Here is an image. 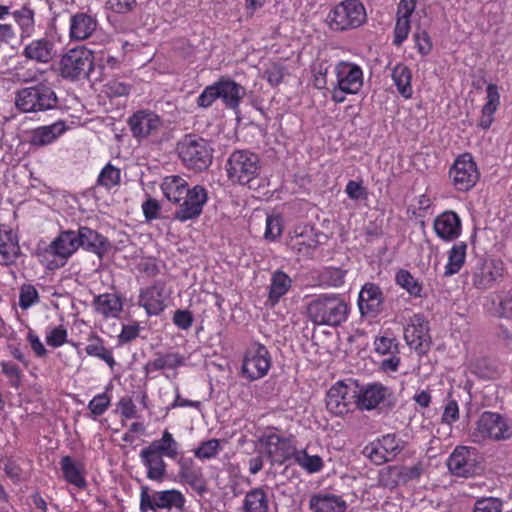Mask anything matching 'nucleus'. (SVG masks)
<instances>
[{"label": "nucleus", "mask_w": 512, "mask_h": 512, "mask_svg": "<svg viewBox=\"0 0 512 512\" xmlns=\"http://www.w3.org/2000/svg\"><path fill=\"white\" fill-rule=\"evenodd\" d=\"M219 99V94L215 82L204 88L201 94L196 99V104L200 108L207 109L213 105V103Z\"/></svg>", "instance_id": "nucleus-62"}, {"label": "nucleus", "mask_w": 512, "mask_h": 512, "mask_svg": "<svg viewBox=\"0 0 512 512\" xmlns=\"http://www.w3.org/2000/svg\"><path fill=\"white\" fill-rule=\"evenodd\" d=\"M367 19L365 6L359 0H343L328 13L327 23L334 31H346L362 26Z\"/></svg>", "instance_id": "nucleus-4"}, {"label": "nucleus", "mask_w": 512, "mask_h": 512, "mask_svg": "<svg viewBox=\"0 0 512 512\" xmlns=\"http://www.w3.org/2000/svg\"><path fill=\"white\" fill-rule=\"evenodd\" d=\"M131 91V85L120 81L118 79H112L105 85V93L109 97H123L129 95Z\"/></svg>", "instance_id": "nucleus-63"}, {"label": "nucleus", "mask_w": 512, "mask_h": 512, "mask_svg": "<svg viewBox=\"0 0 512 512\" xmlns=\"http://www.w3.org/2000/svg\"><path fill=\"white\" fill-rule=\"evenodd\" d=\"M268 494L262 488L249 490L242 502V512H269Z\"/></svg>", "instance_id": "nucleus-40"}, {"label": "nucleus", "mask_w": 512, "mask_h": 512, "mask_svg": "<svg viewBox=\"0 0 512 512\" xmlns=\"http://www.w3.org/2000/svg\"><path fill=\"white\" fill-rule=\"evenodd\" d=\"M185 502V496L179 490L155 491L151 494L148 486L141 487L139 505L141 512H157V509H176L182 512Z\"/></svg>", "instance_id": "nucleus-8"}, {"label": "nucleus", "mask_w": 512, "mask_h": 512, "mask_svg": "<svg viewBox=\"0 0 512 512\" xmlns=\"http://www.w3.org/2000/svg\"><path fill=\"white\" fill-rule=\"evenodd\" d=\"M15 23L20 29V40L31 38L35 33V13L28 6L24 5L11 13Z\"/></svg>", "instance_id": "nucleus-41"}, {"label": "nucleus", "mask_w": 512, "mask_h": 512, "mask_svg": "<svg viewBox=\"0 0 512 512\" xmlns=\"http://www.w3.org/2000/svg\"><path fill=\"white\" fill-rule=\"evenodd\" d=\"M283 231V220L279 215H268L266 218L265 238L270 241L278 239Z\"/></svg>", "instance_id": "nucleus-55"}, {"label": "nucleus", "mask_w": 512, "mask_h": 512, "mask_svg": "<svg viewBox=\"0 0 512 512\" xmlns=\"http://www.w3.org/2000/svg\"><path fill=\"white\" fill-rule=\"evenodd\" d=\"M148 446L171 460L178 458L180 445L167 429L162 432L161 438L153 440Z\"/></svg>", "instance_id": "nucleus-44"}, {"label": "nucleus", "mask_w": 512, "mask_h": 512, "mask_svg": "<svg viewBox=\"0 0 512 512\" xmlns=\"http://www.w3.org/2000/svg\"><path fill=\"white\" fill-rule=\"evenodd\" d=\"M335 84L349 95L358 94L364 84V72L360 65L341 60L335 64Z\"/></svg>", "instance_id": "nucleus-15"}, {"label": "nucleus", "mask_w": 512, "mask_h": 512, "mask_svg": "<svg viewBox=\"0 0 512 512\" xmlns=\"http://www.w3.org/2000/svg\"><path fill=\"white\" fill-rule=\"evenodd\" d=\"M79 249V242L76 231L66 230L59 235L46 248L44 257L53 256L54 259L49 261L47 267L56 269L63 267L68 259Z\"/></svg>", "instance_id": "nucleus-11"}, {"label": "nucleus", "mask_w": 512, "mask_h": 512, "mask_svg": "<svg viewBox=\"0 0 512 512\" xmlns=\"http://www.w3.org/2000/svg\"><path fill=\"white\" fill-rule=\"evenodd\" d=\"M346 272L340 268H327L321 273V280L329 287H340L345 282Z\"/></svg>", "instance_id": "nucleus-56"}, {"label": "nucleus", "mask_w": 512, "mask_h": 512, "mask_svg": "<svg viewBox=\"0 0 512 512\" xmlns=\"http://www.w3.org/2000/svg\"><path fill=\"white\" fill-rule=\"evenodd\" d=\"M467 244L465 242L455 243L448 251V261L444 267V275L452 276L457 274L463 267L466 259Z\"/></svg>", "instance_id": "nucleus-45"}, {"label": "nucleus", "mask_w": 512, "mask_h": 512, "mask_svg": "<svg viewBox=\"0 0 512 512\" xmlns=\"http://www.w3.org/2000/svg\"><path fill=\"white\" fill-rule=\"evenodd\" d=\"M178 154L183 164L191 170L201 172L212 163L213 149L203 138L186 136L178 144Z\"/></svg>", "instance_id": "nucleus-5"}, {"label": "nucleus", "mask_w": 512, "mask_h": 512, "mask_svg": "<svg viewBox=\"0 0 512 512\" xmlns=\"http://www.w3.org/2000/svg\"><path fill=\"white\" fill-rule=\"evenodd\" d=\"M413 41L415 43V47H416L418 53L421 56H427L432 51V47H433L432 40L426 30L418 29L413 34Z\"/></svg>", "instance_id": "nucleus-59"}, {"label": "nucleus", "mask_w": 512, "mask_h": 512, "mask_svg": "<svg viewBox=\"0 0 512 512\" xmlns=\"http://www.w3.org/2000/svg\"><path fill=\"white\" fill-rule=\"evenodd\" d=\"M79 248L82 247L87 251L93 252L98 256H102L108 252L110 243L106 237L97 231L83 226L76 231Z\"/></svg>", "instance_id": "nucleus-30"}, {"label": "nucleus", "mask_w": 512, "mask_h": 512, "mask_svg": "<svg viewBox=\"0 0 512 512\" xmlns=\"http://www.w3.org/2000/svg\"><path fill=\"white\" fill-rule=\"evenodd\" d=\"M139 459L146 471V478L162 483L167 476V463L164 456L146 446L140 450Z\"/></svg>", "instance_id": "nucleus-22"}, {"label": "nucleus", "mask_w": 512, "mask_h": 512, "mask_svg": "<svg viewBox=\"0 0 512 512\" xmlns=\"http://www.w3.org/2000/svg\"><path fill=\"white\" fill-rule=\"evenodd\" d=\"M56 50L54 43L46 38H39L25 44L22 50V55L37 63H49L55 56Z\"/></svg>", "instance_id": "nucleus-26"}, {"label": "nucleus", "mask_w": 512, "mask_h": 512, "mask_svg": "<svg viewBox=\"0 0 512 512\" xmlns=\"http://www.w3.org/2000/svg\"><path fill=\"white\" fill-rule=\"evenodd\" d=\"M92 306L104 319L118 318L123 310V298L117 293H103L94 296Z\"/></svg>", "instance_id": "nucleus-28"}, {"label": "nucleus", "mask_w": 512, "mask_h": 512, "mask_svg": "<svg viewBox=\"0 0 512 512\" xmlns=\"http://www.w3.org/2000/svg\"><path fill=\"white\" fill-rule=\"evenodd\" d=\"M391 78L398 93L403 98L410 99L413 95L411 69L403 63H398L391 71Z\"/></svg>", "instance_id": "nucleus-38"}, {"label": "nucleus", "mask_w": 512, "mask_h": 512, "mask_svg": "<svg viewBox=\"0 0 512 512\" xmlns=\"http://www.w3.org/2000/svg\"><path fill=\"white\" fill-rule=\"evenodd\" d=\"M449 179L458 192H468L480 179L478 166L470 153L458 155L449 169Z\"/></svg>", "instance_id": "nucleus-9"}, {"label": "nucleus", "mask_w": 512, "mask_h": 512, "mask_svg": "<svg viewBox=\"0 0 512 512\" xmlns=\"http://www.w3.org/2000/svg\"><path fill=\"white\" fill-rule=\"evenodd\" d=\"M404 339L407 345L419 354H424L429 349L431 337L429 323L422 314L411 316L404 327Z\"/></svg>", "instance_id": "nucleus-16"}, {"label": "nucleus", "mask_w": 512, "mask_h": 512, "mask_svg": "<svg viewBox=\"0 0 512 512\" xmlns=\"http://www.w3.org/2000/svg\"><path fill=\"white\" fill-rule=\"evenodd\" d=\"M208 201V192L201 186L196 185L184 195L182 201L178 204V208L174 213V218L180 222H186L198 218L204 205Z\"/></svg>", "instance_id": "nucleus-18"}, {"label": "nucleus", "mask_w": 512, "mask_h": 512, "mask_svg": "<svg viewBox=\"0 0 512 512\" xmlns=\"http://www.w3.org/2000/svg\"><path fill=\"white\" fill-rule=\"evenodd\" d=\"M397 285L412 297H422L423 285L408 270L400 269L395 276Z\"/></svg>", "instance_id": "nucleus-48"}, {"label": "nucleus", "mask_w": 512, "mask_h": 512, "mask_svg": "<svg viewBox=\"0 0 512 512\" xmlns=\"http://www.w3.org/2000/svg\"><path fill=\"white\" fill-rule=\"evenodd\" d=\"M0 366L2 373L8 378L10 385L14 388H19L22 376V371L19 366L11 361H1Z\"/></svg>", "instance_id": "nucleus-57"}, {"label": "nucleus", "mask_w": 512, "mask_h": 512, "mask_svg": "<svg viewBox=\"0 0 512 512\" xmlns=\"http://www.w3.org/2000/svg\"><path fill=\"white\" fill-rule=\"evenodd\" d=\"M111 405V395L108 392H102L95 395L88 403V409L91 414V418L97 419L102 416Z\"/></svg>", "instance_id": "nucleus-51"}, {"label": "nucleus", "mask_w": 512, "mask_h": 512, "mask_svg": "<svg viewBox=\"0 0 512 512\" xmlns=\"http://www.w3.org/2000/svg\"><path fill=\"white\" fill-rule=\"evenodd\" d=\"M410 29V19L397 16L394 28L393 44L395 46H400L408 38Z\"/></svg>", "instance_id": "nucleus-60"}, {"label": "nucleus", "mask_w": 512, "mask_h": 512, "mask_svg": "<svg viewBox=\"0 0 512 512\" xmlns=\"http://www.w3.org/2000/svg\"><path fill=\"white\" fill-rule=\"evenodd\" d=\"M378 482L381 486L393 489L402 484L398 466H388L379 472Z\"/></svg>", "instance_id": "nucleus-54"}, {"label": "nucleus", "mask_w": 512, "mask_h": 512, "mask_svg": "<svg viewBox=\"0 0 512 512\" xmlns=\"http://www.w3.org/2000/svg\"><path fill=\"white\" fill-rule=\"evenodd\" d=\"M294 463L308 474L320 472L324 467L323 459L318 455H310L305 449L295 450Z\"/></svg>", "instance_id": "nucleus-46"}, {"label": "nucleus", "mask_w": 512, "mask_h": 512, "mask_svg": "<svg viewBox=\"0 0 512 512\" xmlns=\"http://www.w3.org/2000/svg\"><path fill=\"white\" fill-rule=\"evenodd\" d=\"M88 344L85 347V353L88 356L96 357L104 361L110 369L116 365L113 353L110 349L105 347L104 340L94 332H91L87 337Z\"/></svg>", "instance_id": "nucleus-39"}, {"label": "nucleus", "mask_w": 512, "mask_h": 512, "mask_svg": "<svg viewBox=\"0 0 512 512\" xmlns=\"http://www.w3.org/2000/svg\"><path fill=\"white\" fill-rule=\"evenodd\" d=\"M398 470L402 484H406L418 480L424 472V467L421 462H417L411 466H398Z\"/></svg>", "instance_id": "nucleus-61"}, {"label": "nucleus", "mask_w": 512, "mask_h": 512, "mask_svg": "<svg viewBox=\"0 0 512 512\" xmlns=\"http://www.w3.org/2000/svg\"><path fill=\"white\" fill-rule=\"evenodd\" d=\"M228 179L239 185H249L260 176L262 165L259 156L249 150H235L225 165Z\"/></svg>", "instance_id": "nucleus-2"}, {"label": "nucleus", "mask_w": 512, "mask_h": 512, "mask_svg": "<svg viewBox=\"0 0 512 512\" xmlns=\"http://www.w3.org/2000/svg\"><path fill=\"white\" fill-rule=\"evenodd\" d=\"M292 285L291 278L282 270L273 272L270 280L268 300L271 305H276L281 297L290 290Z\"/></svg>", "instance_id": "nucleus-42"}, {"label": "nucleus", "mask_w": 512, "mask_h": 512, "mask_svg": "<svg viewBox=\"0 0 512 512\" xmlns=\"http://www.w3.org/2000/svg\"><path fill=\"white\" fill-rule=\"evenodd\" d=\"M120 181V170L114 166L106 165L98 176V183L106 188L117 185Z\"/></svg>", "instance_id": "nucleus-58"}, {"label": "nucleus", "mask_w": 512, "mask_h": 512, "mask_svg": "<svg viewBox=\"0 0 512 512\" xmlns=\"http://www.w3.org/2000/svg\"><path fill=\"white\" fill-rule=\"evenodd\" d=\"M122 59L111 55L109 52H100L96 58L95 68L100 71L104 79L121 69Z\"/></svg>", "instance_id": "nucleus-47"}, {"label": "nucleus", "mask_w": 512, "mask_h": 512, "mask_svg": "<svg viewBox=\"0 0 512 512\" xmlns=\"http://www.w3.org/2000/svg\"><path fill=\"white\" fill-rule=\"evenodd\" d=\"M161 190L165 198L171 203H180L190 190L187 181L179 175L166 176L161 183Z\"/></svg>", "instance_id": "nucleus-36"}, {"label": "nucleus", "mask_w": 512, "mask_h": 512, "mask_svg": "<svg viewBox=\"0 0 512 512\" xmlns=\"http://www.w3.org/2000/svg\"><path fill=\"white\" fill-rule=\"evenodd\" d=\"M170 295L171 291L167 289L166 283L158 280L140 290L139 305L145 309L148 316H157L166 309Z\"/></svg>", "instance_id": "nucleus-17"}, {"label": "nucleus", "mask_w": 512, "mask_h": 512, "mask_svg": "<svg viewBox=\"0 0 512 512\" xmlns=\"http://www.w3.org/2000/svg\"><path fill=\"white\" fill-rule=\"evenodd\" d=\"M404 442L395 434H387L364 448L365 455L376 465L393 461L403 450Z\"/></svg>", "instance_id": "nucleus-14"}, {"label": "nucleus", "mask_w": 512, "mask_h": 512, "mask_svg": "<svg viewBox=\"0 0 512 512\" xmlns=\"http://www.w3.org/2000/svg\"><path fill=\"white\" fill-rule=\"evenodd\" d=\"M60 470L63 479L70 485L79 490L87 488L86 467L81 460H77L71 456H63L60 459Z\"/></svg>", "instance_id": "nucleus-25"}, {"label": "nucleus", "mask_w": 512, "mask_h": 512, "mask_svg": "<svg viewBox=\"0 0 512 512\" xmlns=\"http://www.w3.org/2000/svg\"><path fill=\"white\" fill-rule=\"evenodd\" d=\"M472 437L474 442L508 440L512 437V424L496 412L485 411L477 420Z\"/></svg>", "instance_id": "nucleus-6"}, {"label": "nucleus", "mask_w": 512, "mask_h": 512, "mask_svg": "<svg viewBox=\"0 0 512 512\" xmlns=\"http://www.w3.org/2000/svg\"><path fill=\"white\" fill-rule=\"evenodd\" d=\"M449 471L458 477H470L480 470V456L477 449L457 446L447 460Z\"/></svg>", "instance_id": "nucleus-13"}, {"label": "nucleus", "mask_w": 512, "mask_h": 512, "mask_svg": "<svg viewBox=\"0 0 512 512\" xmlns=\"http://www.w3.org/2000/svg\"><path fill=\"white\" fill-rule=\"evenodd\" d=\"M177 464L179 467L178 475L184 483L194 488H199L202 486V469L196 465L192 458L180 457L177 460Z\"/></svg>", "instance_id": "nucleus-37"}, {"label": "nucleus", "mask_w": 512, "mask_h": 512, "mask_svg": "<svg viewBox=\"0 0 512 512\" xmlns=\"http://www.w3.org/2000/svg\"><path fill=\"white\" fill-rule=\"evenodd\" d=\"M184 364V358L176 352L157 354V357L149 360L144 370L147 374L163 370V369H176Z\"/></svg>", "instance_id": "nucleus-43"}, {"label": "nucleus", "mask_w": 512, "mask_h": 512, "mask_svg": "<svg viewBox=\"0 0 512 512\" xmlns=\"http://www.w3.org/2000/svg\"><path fill=\"white\" fill-rule=\"evenodd\" d=\"M97 24V19L93 15L86 12H77L70 17V39L75 41L88 39L95 32Z\"/></svg>", "instance_id": "nucleus-27"}, {"label": "nucleus", "mask_w": 512, "mask_h": 512, "mask_svg": "<svg viewBox=\"0 0 512 512\" xmlns=\"http://www.w3.org/2000/svg\"><path fill=\"white\" fill-rule=\"evenodd\" d=\"M40 301L39 293L32 284H23L20 287L19 306L23 310L36 305Z\"/></svg>", "instance_id": "nucleus-52"}, {"label": "nucleus", "mask_w": 512, "mask_h": 512, "mask_svg": "<svg viewBox=\"0 0 512 512\" xmlns=\"http://www.w3.org/2000/svg\"><path fill=\"white\" fill-rule=\"evenodd\" d=\"M433 228L440 239L450 242L461 235L462 223L457 213L445 211L434 219Z\"/></svg>", "instance_id": "nucleus-24"}, {"label": "nucleus", "mask_w": 512, "mask_h": 512, "mask_svg": "<svg viewBox=\"0 0 512 512\" xmlns=\"http://www.w3.org/2000/svg\"><path fill=\"white\" fill-rule=\"evenodd\" d=\"M128 125L133 137L140 140L156 134L162 126V120L155 112L142 109L128 118Z\"/></svg>", "instance_id": "nucleus-21"}, {"label": "nucleus", "mask_w": 512, "mask_h": 512, "mask_svg": "<svg viewBox=\"0 0 512 512\" xmlns=\"http://www.w3.org/2000/svg\"><path fill=\"white\" fill-rule=\"evenodd\" d=\"M259 442L271 462L275 464H284L293 457L296 450L290 439L273 431L263 434L259 438Z\"/></svg>", "instance_id": "nucleus-20"}, {"label": "nucleus", "mask_w": 512, "mask_h": 512, "mask_svg": "<svg viewBox=\"0 0 512 512\" xmlns=\"http://www.w3.org/2000/svg\"><path fill=\"white\" fill-rule=\"evenodd\" d=\"M473 512H502V502L494 497L478 499L474 504Z\"/></svg>", "instance_id": "nucleus-64"}, {"label": "nucleus", "mask_w": 512, "mask_h": 512, "mask_svg": "<svg viewBox=\"0 0 512 512\" xmlns=\"http://www.w3.org/2000/svg\"><path fill=\"white\" fill-rule=\"evenodd\" d=\"M496 299L498 301L497 315L501 318L512 319V289L500 291Z\"/></svg>", "instance_id": "nucleus-53"}, {"label": "nucleus", "mask_w": 512, "mask_h": 512, "mask_svg": "<svg viewBox=\"0 0 512 512\" xmlns=\"http://www.w3.org/2000/svg\"><path fill=\"white\" fill-rule=\"evenodd\" d=\"M219 99L231 110L239 109L242 99L246 95V89L233 79L227 76L220 77L216 82Z\"/></svg>", "instance_id": "nucleus-23"}, {"label": "nucleus", "mask_w": 512, "mask_h": 512, "mask_svg": "<svg viewBox=\"0 0 512 512\" xmlns=\"http://www.w3.org/2000/svg\"><path fill=\"white\" fill-rule=\"evenodd\" d=\"M15 106L23 113L47 111L57 106L54 90L46 84L19 89L15 93Z\"/></svg>", "instance_id": "nucleus-3"}, {"label": "nucleus", "mask_w": 512, "mask_h": 512, "mask_svg": "<svg viewBox=\"0 0 512 512\" xmlns=\"http://www.w3.org/2000/svg\"><path fill=\"white\" fill-rule=\"evenodd\" d=\"M500 106V93L498 86L489 83L486 87L485 103L482 106L481 114L478 120V127L488 130L494 122V114Z\"/></svg>", "instance_id": "nucleus-34"}, {"label": "nucleus", "mask_w": 512, "mask_h": 512, "mask_svg": "<svg viewBox=\"0 0 512 512\" xmlns=\"http://www.w3.org/2000/svg\"><path fill=\"white\" fill-rule=\"evenodd\" d=\"M271 366L272 356L268 348L260 342H253L243 353L241 375L249 381H256L265 377Z\"/></svg>", "instance_id": "nucleus-7"}, {"label": "nucleus", "mask_w": 512, "mask_h": 512, "mask_svg": "<svg viewBox=\"0 0 512 512\" xmlns=\"http://www.w3.org/2000/svg\"><path fill=\"white\" fill-rule=\"evenodd\" d=\"M20 247L17 235L6 224H0V255L2 264L9 266L15 263L19 256Z\"/></svg>", "instance_id": "nucleus-32"}, {"label": "nucleus", "mask_w": 512, "mask_h": 512, "mask_svg": "<svg viewBox=\"0 0 512 512\" xmlns=\"http://www.w3.org/2000/svg\"><path fill=\"white\" fill-rule=\"evenodd\" d=\"M309 508L312 512H345L347 504L340 495L319 492L310 497Z\"/></svg>", "instance_id": "nucleus-33"}, {"label": "nucleus", "mask_w": 512, "mask_h": 512, "mask_svg": "<svg viewBox=\"0 0 512 512\" xmlns=\"http://www.w3.org/2000/svg\"><path fill=\"white\" fill-rule=\"evenodd\" d=\"M318 245L319 240L312 227L297 226L288 234L287 246L299 258H312Z\"/></svg>", "instance_id": "nucleus-19"}, {"label": "nucleus", "mask_w": 512, "mask_h": 512, "mask_svg": "<svg viewBox=\"0 0 512 512\" xmlns=\"http://www.w3.org/2000/svg\"><path fill=\"white\" fill-rule=\"evenodd\" d=\"M383 301L381 288L375 283H366L359 293V310L362 314H377L381 310Z\"/></svg>", "instance_id": "nucleus-29"}, {"label": "nucleus", "mask_w": 512, "mask_h": 512, "mask_svg": "<svg viewBox=\"0 0 512 512\" xmlns=\"http://www.w3.org/2000/svg\"><path fill=\"white\" fill-rule=\"evenodd\" d=\"M66 131L64 122L37 127L31 131L29 143L34 147H43L55 142Z\"/></svg>", "instance_id": "nucleus-35"}, {"label": "nucleus", "mask_w": 512, "mask_h": 512, "mask_svg": "<svg viewBox=\"0 0 512 512\" xmlns=\"http://www.w3.org/2000/svg\"><path fill=\"white\" fill-rule=\"evenodd\" d=\"M356 397V385L338 381L327 392L326 407L332 414L342 416L352 410Z\"/></svg>", "instance_id": "nucleus-12"}, {"label": "nucleus", "mask_w": 512, "mask_h": 512, "mask_svg": "<svg viewBox=\"0 0 512 512\" xmlns=\"http://www.w3.org/2000/svg\"><path fill=\"white\" fill-rule=\"evenodd\" d=\"M388 389L380 383H371L357 389L356 405L361 410H372L379 406L387 396Z\"/></svg>", "instance_id": "nucleus-31"}, {"label": "nucleus", "mask_w": 512, "mask_h": 512, "mask_svg": "<svg viewBox=\"0 0 512 512\" xmlns=\"http://www.w3.org/2000/svg\"><path fill=\"white\" fill-rule=\"evenodd\" d=\"M46 344L52 348H59L68 343V331L64 325H49L45 329Z\"/></svg>", "instance_id": "nucleus-49"}, {"label": "nucleus", "mask_w": 512, "mask_h": 512, "mask_svg": "<svg viewBox=\"0 0 512 512\" xmlns=\"http://www.w3.org/2000/svg\"><path fill=\"white\" fill-rule=\"evenodd\" d=\"M222 450L221 441L219 439H209L203 441L194 450V456L199 460H210L215 458Z\"/></svg>", "instance_id": "nucleus-50"}, {"label": "nucleus", "mask_w": 512, "mask_h": 512, "mask_svg": "<svg viewBox=\"0 0 512 512\" xmlns=\"http://www.w3.org/2000/svg\"><path fill=\"white\" fill-rule=\"evenodd\" d=\"M348 315L349 306L341 294H318L306 304V316L317 326L337 327L347 320Z\"/></svg>", "instance_id": "nucleus-1"}, {"label": "nucleus", "mask_w": 512, "mask_h": 512, "mask_svg": "<svg viewBox=\"0 0 512 512\" xmlns=\"http://www.w3.org/2000/svg\"><path fill=\"white\" fill-rule=\"evenodd\" d=\"M92 52L84 47L70 49L60 60V74L65 79H79L92 69Z\"/></svg>", "instance_id": "nucleus-10"}]
</instances>
